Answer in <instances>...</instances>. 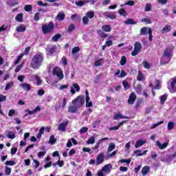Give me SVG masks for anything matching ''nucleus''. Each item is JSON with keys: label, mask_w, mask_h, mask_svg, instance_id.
Returning <instances> with one entry per match:
<instances>
[{"label": "nucleus", "mask_w": 176, "mask_h": 176, "mask_svg": "<svg viewBox=\"0 0 176 176\" xmlns=\"http://www.w3.org/2000/svg\"><path fill=\"white\" fill-rule=\"evenodd\" d=\"M43 60H45V56L42 52H37L35 54L30 63L31 67L33 69H38V68L42 65V63H43Z\"/></svg>", "instance_id": "obj_1"}, {"label": "nucleus", "mask_w": 176, "mask_h": 176, "mask_svg": "<svg viewBox=\"0 0 176 176\" xmlns=\"http://www.w3.org/2000/svg\"><path fill=\"white\" fill-rule=\"evenodd\" d=\"M173 56V48L170 47H167L164 50L163 58L161 59L160 61L161 65H166V64H168V63L171 61Z\"/></svg>", "instance_id": "obj_2"}, {"label": "nucleus", "mask_w": 176, "mask_h": 176, "mask_svg": "<svg viewBox=\"0 0 176 176\" xmlns=\"http://www.w3.org/2000/svg\"><path fill=\"white\" fill-rule=\"evenodd\" d=\"M54 23L53 21L49 22L48 24H43L41 27L42 32L44 35L47 34H52L54 31Z\"/></svg>", "instance_id": "obj_3"}, {"label": "nucleus", "mask_w": 176, "mask_h": 176, "mask_svg": "<svg viewBox=\"0 0 176 176\" xmlns=\"http://www.w3.org/2000/svg\"><path fill=\"white\" fill-rule=\"evenodd\" d=\"M52 75H54V76H57L59 80H63V79H64V73L60 67L56 66L53 67Z\"/></svg>", "instance_id": "obj_4"}, {"label": "nucleus", "mask_w": 176, "mask_h": 176, "mask_svg": "<svg viewBox=\"0 0 176 176\" xmlns=\"http://www.w3.org/2000/svg\"><path fill=\"white\" fill-rule=\"evenodd\" d=\"M72 104L80 108L85 104V96H78L74 100H72Z\"/></svg>", "instance_id": "obj_5"}, {"label": "nucleus", "mask_w": 176, "mask_h": 176, "mask_svg": "<svg viewBox=\"0 0 176 176\" xmlns=\"http://www.w3.org/2000/svg\"><path fill=\"white\" fill-rule=\"evenodd\" d=\"M142 49V44H141L139 41H137L134 44L133 51L131 52V56H135L140 54Z\"/></svg>", "instance_id": "obj_6"}, {"label": "nucleus", "mask_w": 176, "mask_h": 176, "mask_svg": "<svg viewBox=\"0 0 176 176\" xmlns=\"http://www.w3.org/2000/svg\"><path fill=\"white\" fill-rule=\"evenodd\" d=\"M170 93H176V76L172 78V81L170 83Z\"/></svg>", "instance_id": "obj_7"}, {"label": "nucleus", "mask_w": 176, "mask_h": 176, "mask_svg": "<svg viewBox=\"0 0 176 176\" xmlns=\"http://www.w3.org/2000/svg\"><path fill=\"white\" fill-rule=\"evenodd\" d=\"M68 123H69V121L68 120H66L65 122H61L58 126V131H62V132H65L67 130V126H68Z\"/></svg>", "instance_id": "obj_8"}, {"label": "nucleus", "mask_w": 176, "mask_h": 176, "mask_svg": "<svg viewBox=\"0 0 176 176\" xmlns=\"http://www.w3.org/2000/svg\"><path fill=\"white\" fill-rule=\"evenodd\" d=\"M136 100H137V95H135V92H132L130 94L129 98L128 99V104H129V105H133L134 104V102H135Z\"/></svg>", "instance_id": "obj_9"}, {"label": "nucleus", "mask_w": 176, "mask_h": 176, "mask_svg": "<svg viewBox=\"0 0 176 176\" xmlns=\"http://www.w3.org/2000/svg\"><path fill=\"white\" fill-rule=\"evenodd\" d=\"M104 153H100L96 157V165L100 166V164H102L104 163Z\"/></svg>", "instance_id": "obj_10"}, {"label": "nucleus", "mask_w": 176, "mask_h": 176, "mask_svg": "<svg viewBox=\"0 0 176 176\" xmlns=\"http://www.w3.org/2000/svg\"><path fill=\"white\" fill-rule=\"evenodd\" d=\"M25 30H27V27L24 24H21L16 28V32H25Z\"/></svg>", "instance_id": "obj_11"}, {"label": "nucleus", "mask_w": 176, "mask_h": 176, "mask_svg": "<svg viewBox=\"0 0 176 176\" xmlns=\"http://www.w3.org/2000/svg\"><path fill=\"white\" fill-rule=\"evenodd\" d=\"M111 168H112V164H109L102 167V171H104V173H108V174H109V173H111Z\"/></svg>", "instance_id": "obj_12"}, {"label": "nucleus", "mask_w": 176, "mask_h": 176, "mask_svg": "<svg viewBox=\"0 0 176 176\" xmlns=\"http://www.w3.org/2000/svg\"><path fill=\"white\" fill-rule=\"evenodd\" d=\"M104 16L106 19H111V20H115L116 19V15L113 14L112 12H106L104 13Z\"/></svg>", "instance_id": "obj_13"}, {"label": "nucleus", "mask_w": 176, "mask_h": 176, "mask_svg": "<svg viewBox=\"0 0 176 176\" xmlns=\"http://www.w3.org/2000/svg\"><path fill=\"white\" fill-rule=\"evenodd\" d=\"M156 144H157V146L160 148V149H161V150L166 149L168 145V143H167V142H164L162 144V143H160V141H157Z\"/></svg>", "instance_id": "obj_14"}, {"label": "nucleus", "mask_w": 176, "mask_h": 176, "mask_svg": "<svg viewBox=\"0 0 176 176\" xmlns=\"http://www.w3.org/2000/svg\"><path fill=\"white\" fill-rule=\"evenodd\" d=\"M89 1L86 0L78 1H75V5H76V6H78L79 8H82V6H84V5H86V3H89Z\"/></svg>", "instance_id": "obj_15"}, {"label": "nucleus", "mask_w": 176, "mask_h": 176, "mask_svg": "<svg viewBox=\"0 0 176 176\" xmlns=\"http://www.w3.org/2000/svg\"><path fill=\"white\" fill-rule=\"evenodd\" d=\"M168 97V94H164V95L161 96L160 98L161 105H164V102L167 101V98Z\"/></svg>", "instance_id": "obj_16"}, {"label": "nucleus", "mask_w": 176, "mask_h": 176, "mask_svg": "<svg viewBox=\"0 0 176 176\" xmlns=\"http://www.w3.org/2000/svg\"><path fill=\"white\" fill-rule=\"evenodd\" d=\"M144 144H146V141L144 140H139L136 142L135 144V148H140V146H142Z\"/></svg>", "instance_id": "obj_17"}, {"label": "nucleus", "mask_w": 176, "mask_h": 176, "mask_svg": "<svg viewBox=\"0 0 176 176\" xmlns=\"http://www.w3.org/2000/svg\"><path fill=\"white\" fill-rule=\"evenodd\" d=\"M151 171V168L148 166H145L142 169V174L143 176H145Z\"/></svg>", "instance_id": "obj_18"}, {"label": "nucleus", "mask_w": 176, "mask_h": 176, "mask_svg": "<svg viewBox=\"0 0 176 176\" xmlns=\"http://www.w3.org/2000/svg\"><path fill=\"white\" fill-rule=\"evenodd\" d=\"M102 30L104 32H111V31H112V28L109 25H104L102 26Z\"/></svg>", "instance_id": "obj_19"}, {"label": "nucleus", "mask_w": 176, "mask_h": 176, "mask_svg": "<svg viewBox=\"0 0 176 176\" xmlns=\"http://www.w3.org/2000/svg\"><path fill=\"white\" fill-rule=\"evenodd\" d=\"M65 19V14L63 12H59L56 16V20L58 21H63Z\"/></svg>", "instance_id": "obj_20"}, {"label": "nucleus", "mask_w": 176, "mask_h": 176, "mask_svg": "<svg viewBox=\"0 0 176 176\" xmlns=\"http://www.w3.org/2000/svg\"><path fill=\"white\" fill-rule=\"evenodd\" d=\"M21 87H22L23 90H26V91H30V90H31V85L28 83L21 84Z\"/></svg>", "instance_id": "obj_21"}, {"label": "nucleus", "mask_w": 176, "mask_h": 176, "mask_svg": "<svg viewBox=\"0 0 176 176\" xmlns=\"http://www.w3.org/2000/svg\"><path fill=\"white\" fill-rule=\"evenodd\" d=\"M124 24L126 25H134L135 24H137V21H134V20L129 18L124 21Z\"/></svg>", "instance_id": "obj_22"}, {"label": "nucleus", "mask_w": 176, "mask_h": 176, "mask_svg": "<svg viewBox=\"0 0 176 176\" xmlns=\"http://www.w3.org/2000/svg\"><path fill=\"white\" fill-rule=\"evenodd\" d=\"M142 152V151L141 150H135L134 151V153L136 155V156H144L145 155H146V152H148V150L144 151V152Z\"/></svg>", "instance_id": "obj_23"}, {"label": "nucleus", "mask_w": 176, "mask_h": 176, "mask_svg": "<svg viewBox=\"0 0 176 176\" xmlns=\"http://www.w3.org/2000/svg\"><path fill=\"white\" fill-rule=\"evenodd\" d=\"M149 31V28L146 27H143L140 30V35H148Z\"/></svg>", "instance_id": "obj_24"}, {"label": "nucleus", "mask_w": 176, "mask_h": 176, "mask_svg": "<svg viewBox=\"0 0 176 176\" xmlns=\"http://www.w3.org/2000/svg\"><path fill=\"white\" fill-rule=\"evenodd\" d=\"M119 118H120V119H129V117L122 116V114H120V113L115 114L113 119H114V120H118L119 119Z\"/></svg>", "instance_id": "obj_25"}, {"label": "nucleus", "mask_w": 176, "mask_h": 176, "mask_svg": "<svg viewBox=\"0 0 176 176\" xmlns=\"http://www.w3.org/2000/svg\"><path fill=\"white\" fill-rule=\"evenodd\" d=\"M16 21H18V23H23L24 21V19H23V13L18 14L15 17Z\"/></svg>", "instance_id": "obj_26"}, {"label": "nucleus", "mask_w": 176, "mask_h": 176, "mask_svg": "<svg viewBox=\"0 0 176 176\" xmlns=\"http://www.w3.org/2000/svg\"><path fill=\"white\" fill-rule=\"evenodd\" d=\"M78 107L75 106H69L68 107V112H69L70 113H75L77 111H78Z\"/></svg>", "instance_id": "obj_27"}, {"label": "nucleus", "mask_w": 176, "mask_h": 176, "mask_svg": "<svg viewBox=\"0 0 176 176\" xmlns=\"http://www.w3.org/2000/svg\"><path fill=\"white\" fill-rule=\"evenodd\" d=\"M97 34L98 36H100V38H108V34H104V32L101 30H97Z\"/></svg>", "instance_id": "obj_28"}, {"label": "nucleus", "mask_w": 176, "mask_h": 176, "mask_svg": "<svg viewBox=\"0 0 176 176\" xmlns=\"http://www.w3.org/2000/svg\"><path fill=\"white\" fill-rule=\"evenodd\" d=\"M61 34L58 33L56 34H55L52 38V41L53 42H58V39H60L61 38Z\"/></svg>", "instance_id": "obj_29"}, {"label": "nucleus", "mask_w": 176, "mask_h": 176, "mask_svg": "<svg viewBox=\"0 0 176 176\" xmlns=\"http://www.w3.org/2000/svg\"><path fill=\"white\" fill-rule=\"evenodd\" d=\"M171 31V26L166 25L162 30V34H166L167 32H170Z\"/></svg>", "instance_id": "obj_30"}, {"label": "nucleus", "mask_w": 176, "mask_h": 176, "mask_svg": "<svg viewBox=\"0 0 176 176\" xmlns=\"http://www.w3.org/2000/svg\"><path fill=\"white\" fill-rule=\"evenodd\" d=\"M24 54H20L17 57L16 60L14 62V65H17L21 61V58H23Z\"/></svg>", "instance_id": "obj_31"}, {"label": "nucleus", "mask_w": 176, "mask_h": 176, "mask_svg": "<svg viewBox=\"0 0 176 176\" xmlns=\"http://www.w3.org/2000/svg\"><path fill=\"white\" fill-rule=\"evenodd\" d=\"M122 85L124 86V90H129V89H130V84H129V82L126 80L122 81Z\"/></svg>", "instance_id": "obj_32"}, {"label": "nucleus", "mask_w": 176, "mask_h": 176, "mask_svg": "<svg viewBox=\"0 0 176 176\" xmlns=\"http://www.w3.org/2000/svg\"><path fill=\"white\" fill-rule=\"evenodd\" d=\"M144 78V74L141 72H139L137 76V80H139V82H142Z\"/></svg>", "instance_id": "obj_33"}, {"label": "nucleus", "mask_w": 176, "mask_h": 176, "mask_svg": "<svg viewBox=\"0 0 176 176\" xmlns=\"http://www.w3.org/2000/svg\"><path fill=\"white\" fill-rule=\"evenodd\" d=\"M126 63H127V58L125 56H122L121 60L120 61V65H126Z\"/></svg>", "instance_id": "obj_34"}, {"label": "nucleus", "mask_w": 176, "mask_h": 176, "mask_svg": "<svg viewBox=\"0 0 176 176\" xmlns=\"http://www.w3.org/2000/svg\"><path fill=\"white\" fill-rule=\"evenodd\" d=\"M118 13L119 14H120V16H123L124 17H126V16H127V12H126V10H124V8H120L118 10Z\"/></svg>", "instance_id": "obj_35"}, {"label": "nucleus", "mask_w": 176, "mask_h": 176, "mask_svg": "<svg viewBox=\"0 0 176 176\" xmlns=\"http://www.w3.org/2000/svg\"><path fill=\"white\" fill-rule=\"evenodd\" d=\"M6 137H8V138H9L10 140H14V138H16V135L14 133L9 131Z\"/></svg>", "instance_id": "obj_36"}, {"label": "nucleus", "mask_w": 176, "mask_h": 176, "mask_svg": "<svg viewBox=\"0 0 176 176\" xmlns=\"http://www.w3.org/2000/svg\"><path fill=\"white\" fill-rule=\"evenodd\" d=\"M86 16L88 19H94V11H89L86 14Z\"/></svg>", "instance_id": "obj_37"}, {"label": "nucleus", "mask_w": 176, "mask_h": 176, "mask_svg": "<svg viewBox=\"0 0 176 176\" xmlns=\"http://www.w3.org/2000/svg\"><path fill=\"white\" fill-rule=\"evenodd\" d=\"M148 41L150 42H152L153 41V35L152 34V29L151 28H148Z\"/></svg>", "instance_id": "obj_38"}, {"label": "nucleus", "mask_w": 176, "mask_h": 176, "mask_svg": "<svg viewBox=\"0 0 176 176\" xmlns=\"http://www.w3.org/2000/svg\"><path fill=\"white\" fill-rule=\"evenodd\" d=\"M142 65L146 69H149V68H151V64H149L146 60H144L142 62Z\"/></svg>", "instance_id": "obj_39"}, {"label": "nucleus", "mask_w": 176, "mask_h": 176, "mask_svg": "<svg viewBox=\"0 0 176 176\" xmlns=\"http://www.w3.org/2000/svg\"><path fill=\"white\" fill-rule=\"evenodd\" d=\"M141 21L142 23H146V24H152V21H151V18H143Z\"/></svg>", "instance_id": "obj_40"}, {"label": "nucleus", "mask_w": 176, "mask_h": 176, "mask_svg": "<svg viewBox=\"0 0 176 176\" xmlns=\"http://www.w3.org/2000/svg\"><path fill=\"white\" fill-rule=\"evenodd\" d=\"M80 52V48L79 47H74L72 50V54H76V53H79Z\"/></svg>", "instance_id": "obj_41"}, {"label": "nucleus", "mask_w": 176, "mask_h": 176, "mask_svg": "<svg viewBox=\"0 0 176 176\" xmlns=\"http://www.w3.org/2000/svg\"><path fill=\"white\" fill-rule=\"evenodd\" d=\"M102 61H104V60L101 58H99L98 60L95 61L94 63L95 67H100L101 63H102Z\"/></svg>", "instance_id": "obj_42"}, {"label": "nucleus", "mask_w": 176, "mask_h": 176, "mask_svg": "<svg viewBox=\"0 0 176 176\" xmlns=\"http://www.w3.org/2000/svg\"><path fill=\"white\" fill-rule=\"evenodd\" d=\"M136 93H142V85L138 84L135 88Z\"/></svg>", "instance_id": "obj_43"}, {"label": "nucleus", "mask_w": 176, "mask_h": 176, "mask_svg": "<svg viewBox=\"0 0 176 176\" xmlns=\"http://www.w3.org/2000/svg\"><path fill=\"white\" fill-rule=\"evenodd\" d=\"M115 144L113 143H110L109 145V148L107 149V152H112V151H113V149H115Z\"/></svg>", "instance_id": "obj_44"}, {"label": "nucleus", "mask_w": 176, "mask_h": 176, "mask_svg": "<svg viewBox=\"0 0 176 176\" xmlns=\"http://www.w3.org/2000/svg\"><path fill=\"white\" fill-rule=\"evenodd\" d=\"M160 89H162V86L160 85V82L159 81V80H156V83H155V87H154V90H160Z\"/></svg>", "instance_id": "obj_45"}, {"label": "nucleus", "mask_w": 176, "mask_h": 176, "mask_svg": "<svg viewBox=\"0 0 176 176\" xmlns=\"http://www.w3.org/2000/svg\"><path fill=\"white\" fill-rule=\"evenodd\" d=\"M174 126H175V122H169L168 123V130H173V129H174Z\"/></svg>", "instance_id": "obj_46"}, {"label": "nucleus", "mask_w": 176, "mask_h": 176, "mask_svg": "<svg viewBox=\"0 0 176 176\" xmlns=\"http://www.w3.org/2000/svg\"><path fill=\"white\" fill-rule=\"evenodd\" d=\"M89 130V128L86 127V126H83L82 127L80 130H79V133L80 134H85V133H87V131Z\"/></svg>", "instance_id": "obj_47"}, {"label": "nucleus", "mask_w": 176, "mask_h": 176, "mask_svg": "<svg viewBox=\"0 0 176 176\" xmlns=\"http://www.w3.org/2000/svg\"><path fill=\"white\" fill-rule=\"evenodd\" d=\"M35 79L36 80V85L41 86L42 85V80H41V78L38 76V75L35 76Z\"/></svg>", "instance_id": "obj_48"}, {"label": "nucleus", "mask_w": 176, "mask_h": 176, "mask_svg": "<svg viewBox=\"0 0 176 176\" xmlns=\"http://www.w3.org/2000/svg\"><path fill=\"white\" fill-rule=\"evenodd\" d=\"M11 173H12V168H9L8 166H6V168H5V174H6V175H10Z\"/></svg>", "instance_id": "obj_49"}, {"label": "nucleus", "mask_w": 176, "mask_h": 176, "mask_svg": "<svg viewBox=\"0 0 176 176\" xmlns=\"http://www.w3.org/2000/svg\"><path fill=\"white\" fill-rule=\"evenodd\" d=\"M55 142H57V140H56L54 135H51L50 138V144H54Z\"/></svg>", "instance_id": "obj_50"}, {"label": "nucleus", "mask_w": 176, "mask_h": 176, "mask_svg": "<svg viewBox=\"0 0 176 176\" xmlns=\"http://www.w3.org/2000/svg\"><path fill=\"white\" fill-rule=\"evenodd\" d=\"M62 64H63V65H64L65 67L66 65H68V60L67 59V57L63 56V57L62 58Z\"/></svg>", "instance_id": "obj_51"}, {"label": "nucleus", "mask_w": 176, "mask_h": 176, "mask_svg": "<svg viewBox=\"0 0 176 176\" xmlns=\"http://www.w3.org/2000/svg\"><path fill=\"white\" fill-rule=\"evenodd\" d=\"M12 86H13V81H11L10 82H8V84H6L4 90L6 91L9 90V89H10Z\"/></svg>", "instance_id": "obj_52"}, {"label": "nucleus", "mask_w": 176, "mask_h": 176, "mask_svg": "<svg viewBox=\"0 0 176 176\" xmlns=\"http://www.w3.org/2000/svg\"><path fill=\"white\" fill-rule=\"evenodd\" d=\"M5 164L6 166H14L16 164V162L12 160V161H6L5 162Z\"/></svg>", "instance_id": "obj_53"}, {"label": "nucleus", "mask_w": 176, "mask_h": 176, "mask_svg": "<svg viewBox=\"0 0 176 176\" xmlns=\"http://www.w3.org/2000/svg\"><path fill=\"white\" fill-rule=\"evenodd\" d=\"M24 9H25V12H31V10H32V6L26 5V6H25Z\"/></svg>", "instance_id": "obj_54"}, {"label": "nucleus", "mask_w": 176, "mask_h": 176, "mask_svg": "<svg viewBox=\"0 0 176 176\" xmlns=\"http://www.w3.org/2000/svg\"><path fill=\"white\" fill-rule=\"evenodd\" d=\"M75 30V25L74 24H70L68 29H67V32H72Z\"/></svg>", "instance_id": "obj_55"}, {"label": "nucleus", "mask_w": 176, "mask_h": 176, "mask_svg": "<svg viewBox=\"0 0 176 176\" xmlns=\"http://www.w3.org/2000/svg\"><path fill=\"white\" fill-rule=\"evenodd\" d=\"M96 142V139H94V137H91V138H89L87 142V144H93Z\"/></svg>", "instance_id": "obj_56"}, {"label": "nucleus", "mask_w": 176, "mask_h": 176, "mask_svg": "<svg viewBox=\"0 0 176 176\" xmlns=\"http://www.w3.org/2000/svg\"><path fill=\"white\" fill-rule=\"evenodd\" d=\"M73 87L76 89V91H80V87H79V85L78 83L73 84Z\"/></svg>", "instance_id": "obj_57"}, {"label": "nucleus", "mask_w": 176, "mask_h": 176, "mask_svg": "<svg viewBox=\"0 0 176 176\" xmlns=\"http://www.w3.org/2000/svg\"><path fill=\"white\" fill-rule=\"evenodd\" d=\"M82 23L85 24V25H87L89 24V18H87L86 16L82 18Z\"/></svg>", "instance_id": "obj_58"}, {"label": "nucleus", "mask_w": 176, "mask_h": 176, "mask_svg": "<svg viewBox=\"0 0 176 176\" xmlns=\"http://www.w3.org/2000/svg\"><path fill=\"white\" fill-rule=\"evenodd\" d=\"M120 163H126V164H130V163H131V159H128V160H120Z\"/></svg>", "instance_id": "obj_59"}, {"label": "nucleus", "mask_w": 176, "mask_h": 176, "mask_svg": "<svg viewBox=\"0 0 176 176\" xmlns=\"http://www.w3.org/2000/svg\"><path fill=\"white\" fill-rule=\"evenodd\" d=\"M152 6L150 3H146L145 7V12H151Z\"/></svg>", "instance_id": "obj_60"}, {"label": "nucleus", "mask_w": 176, "mask_h": 176, "mask_svg": "<svg viewBox=\"0 0 176 176\" xmlns=\"http://www.w3.org/2000/svg\"><path fill=\"white\" fill-rule=\"evenodd\" d=\"M126 76H127V73H126L124 70H122L119 76V78H124Z\"/></svg>", "instance_id": "obj_61"}, {"label": "nucleus", "mask_w": 176, "mask_h": 176, "mask_svg": "<svg viewBox=\"0 0 176 176\" xmlns=\"http://www.w3.org/2000/svg\"><path fill=\"white\" fill-rule=\"evenodd\" d=\"M46 155V151H40L38 153L37 156L38 157H42V156H45Z\"/></svg>", "instance_id": "obj_62"}, {"label": "nucleus", "mask_w": 176, "mask_h": 176, "mask_svg": "<svg viewBox=\"0 0 176 176\" xmlns=\"http://www.w3.org/2000/svg\"><path fill=\"white\" fill-rule=\"evenodd\" d=\"M56 164L58 167H63V166H64V161L58 160V162H56Z\"/></svg>", "instance_id": "obj_63"}, {"label": "nucleus", "mask_w": 176, "mask_h": 176, "mask_svg": "<svg viewBox=\"0 0 176 176\" xmlns=\"http://www.w3.org/2000/svg\"><path fill=\"white\" fill-rule=\"evenodd\" d=\"M39 16H40L39 12H36V13L34 14V21H38L39 20Z\"/></svg>", "instance_id": "obj_64"}]
</instances>
